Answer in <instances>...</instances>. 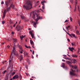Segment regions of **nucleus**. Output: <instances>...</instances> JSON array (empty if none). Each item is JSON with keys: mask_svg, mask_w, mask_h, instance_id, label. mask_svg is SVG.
<instances>
[{"mask_svg": "<svg viewBox=\"0 0 80 80\" xmlns=\"http://www.w3.org/2000/svg\"><path fill=\"white\" fill-rule=\"evenodd\" d=\"M32 18L35 19V15L36 16V17L37 18L35 19V21H36V22H33V25L34 27L36 28L37 27V26H36V24H37L38 23V21L39 19H42V17H41L40 16V14H37L35 11H33L32 12H31L30 13V15L31 16L32 15Z\"/></svg>", "mask_w": 80, "mask_h": 80, "instance_id": "1", "label": "nucleus"}, {"mask_svg": "<svg viewBox=\"0 0 80 80\" xmlns=\"http://www.w3.org/2000/svg\"><path fill=\"white\" fill-rule=\"evenodd\" d=\"M23 7L26 10H30L32 7V4L31 2L28 1L26 3L25 5H23Z\"/></svg>", "mask_w": 80, "mask_h": 80, "instance_id": "2", "label": "nucleus"}, {"mask_svg": "<svg viewBox=\"0 0 80 80\" xmlns=\"http://www.w3.org/2000/svg\"><path fill=\"white\" fill-rule=\"evenodd\" d=\"M16 53V50H15V47H13L12 52H11V54L10 55L9 58V62H11L13 60V58L14 57V56L15 55Z\"/></svg>", "mask_w": 80, "mask_h": 80, "instance_id": "3", "label": "nucleus"}, {"mask_svg": "<svg viewBox=\"0 0 80 80\" xmlns=\"http://www.w3.org/2000/svg\"><path fill=\"white\" fill-rule=\"evenodd\" d=\"M66 63L68 64L69 65L70 67H72V68H73V69H77V66L70 65V64H72V62L70 61H66Z\"/></svg>", "mask_w": 80, "mask_h": 80, "instance_id": "4", "label": "nucleus"}, {"mask_svg": "<svg viewBox=\"0 0 80 80\" xmlns=\"http://www.w3.org/2000/svg\"><path fill=\"white\" fill-rule=\"evenodd\" d=\"M16 28H17L16 30H17L18 32H21V30L23 29V27L21 26L17 25L16 27Z\"/></svg>", "mask_w": 80, "mask_h": 80, "instance_id": "5", "label": "nucleus"}, {"mask_svg": "<svg viewBox=\"0 0 80 80\" xmlns=\"http://www.w3.org/2000/svg\"><path fill=\"white\" fill-rule=\"evenodd\" d=\"M75 70H73L72 69H71L70 73V75L72 76H76V74H75Z\"/></svg>", "mask_w": 80, "mask_h": 80, "instance_id": "6", "label": "nucleus"}, {"mask_svg": "<svg viewBox=\"0 0 80 80\" xmlns=\"http://www.w3.org/2000/svg\"><path fill=\"white\" fill-rule=\"evenodd\" d=\"M22 19V20H24V21H25V22H27L28 21V19H27L26 17H25L24 16H20Z\"/></svg>", "mask_w": 80, "mask_h": 80, "instance_id": "7", "label": "nucleus"}, {"mask_svg": "<svg viewBox=\"0 0 80 80\" xmlns=\"http://www.w3.org/2000/svg\"><path fill=\"white\" fill-rule=\"evenodd\" d=\"M19 48L20 49L19 52L20 53H23V50L22 49V48L20 46H19Z\"/></svg>", "mask_w": 80, "mask_h": 80, "instance_id": "8", "label": "nucleus"}, {"mask_svg": "<svg viewBox=\"0 0 80 80\" xmlns=\"http://www.w3.org/2000/svg\"><path fill=\"white\" fill-rule=\"evenodd\" d=\"M62 66L63 68H65L66 70H67L68 69V68L66 66H65V64L64 63H62Z\"/></svg>", "mask_w": 80, "mask_h": 80, "instance_id": "9", "label": "nucleus"}, {"mask_svg": "<svg viewBox=\"0 0 80 80\" xmlns=\"http://www.w3.org/2000/svg\"><path fill=\"white\" fill-rule=\"evenodd\" d=\"M18 78V76L17 75H15L14 77L12 78L13 80H14V79H17Z\"/></svg>", "mask_w": 80, "mask_h": 80, "instance_id": "10", "label": "nucleus"}, {"mask_svg": "<svg viewBox=\"0 0 80 80\" xmlns=\"http://www.w3.org/2000/svg\"><path fill=\"white\" fill-rule=\"evenodd\" d=\"M29 33L30 34H31V36L32 38H34V36L33 35V34H32V31H29Z\"/></svg>", "mask_w": 80, "mask_h": 80, "instance_id": "11", "label": "nucleus"}, {"mask_svg": "<svg viewBox=\"0 0 80 80\" xmlns=\"http://www.w3.org/2000/svg\"><path fill=\"white\" fill-rule=\"evenodd\" d=\"M69 49L70 51H71V52H73V50H74V48H69Z\"/></svg>", "mask_w": 80, "mask_h": 80, "instance_id": "12", "label": "nucleus"}, {"mask_svg": "<svg viewBox=\"0 0 80 80\" xmlns=\"http://www.w3.org/2000/svg\"><path fill=\"white\" fill-rule=\"evenodd\" d=\"M5 14H6V10H4V11L3 13V17H5Z\"/></svg>", "mask_w": 80, "mask_h": 80, "instance_id": "13", "label": "nucleus"}, {"mask_svg": "<svg viewBox=\"0 0 80 80\" xmlns=\"http://www.w3.org/2000/svg\"><path fill=\"white\" fill-rule=\"evenodd\" d=\"M13 40L14 41V45H15V43H17V39L14 38H13Z\"/></svg>", "mask_w": 80, "mask_h": 80, "instance_id": "14", "label": "nucleus"}, {"mask_svg": "<svg viewBox=\"0 0 80 80\" xmlns=\"http://www.w3.org/2000/svg\"><path fill=\"white\" fill-rule=\"evenodd\" d=\"M5 4L6 5V7L7 8L8 7V2L6 1L5 2Z\"/></svg>", "mask_w": 80, "mask_h": 80, "instance_id": "15", "label": "nucleus"}, {"mask_svg": "<svg viewBox=\"0 0 80 80\" xmlns=\"http://www.w3.org/2000/svg\"><path fill=\"white\" fill-rule=\"evenodd\" d=\"M25 37V36L22 35L20 36V38H21V40H23V38Z\"/></svg>", "mask_w": 80, "mask_h": 80, "instance_id": "16", "label": "nucleus"}, {"mask_svg": "<svg viewBox=\"0 0 80 80\" xmlns=\"http://www.w3.org/2000/svg\"><path fill=\"white\" fill-rule=\"evenodd\" d=\"M20 61L21 62V61H22V60L23 58V56L22 55H20Z\"/></svg>", "mask_w": 80, "mask_h": 80, "instance_id": "17", "label": "nucleus"}, {"mask_svg": "<svg viewBox=\"0 0 80 80\" xmlns=\"http://www.w3.org/2000/svg\"><path fill=\"white\" fill-rule=\"evenodd\" d=\"M10 7L11 8V7H12V8H15V6L13 4H11V5H10Z\"/></svg>", "mask_w": 80, "mask_h": 80, "instance_id": "18", "label": "nucleus"}, {"mask_svg": "<svg viewBox=\"0 0 80 80\" xmlns=\"http://www.w3.org/2000/svg\"><path fill=\"white\" fill-rule=\"evenodd\" d=\"M5 80H8V75H6Z\"/></svg>", "mask_w": 80, "mask_h": 80, "instance_id": "19", "label": "nucleus"}, {"mask_svg": "<svg viewBox=\"0 0 80 80\" xmlns=\"http://www.w3.org/2000/svg\"><path fill=\"white\" fill-rule=\"evenodd\" d=\"M72 57H75L76 58H77V56L75 54H72Z\"/></svg>", "mask_w": 80, "mask_h": 80, "instance_id": "20", "label": "nucleus"}, {"mask_svg": "<svg viewBox=\"0 0 80 80\" xmlns=\"http://www.w3.org/2000/svg\"><path fill=\"white\" fill-rule=\"evenodd\" d=\"M30 43L31 45H33V41L32 40H30Z\"/></svg>", "mask_w": 80, "mask_h": 80, "instance_id": "21", "label": "nucleus"}, {"mask_svg": "<svg viewBox=\"0 0 80 80\" xmlns=\"http://www.w3.org/2000/svg\"><path fill=\"white\" fill-rule=\"evenodd\" d=\"M10 8H11L10 7H9L7 8L6 10V12H8V11L10 10Z\"/></svg>", "mask_w": 80, "mask_h": 80, "instance_id": "22", "label": "nucleus"}, {"mask_svg": "<svg viewBox=\"0 0 80 80\" xmlns=\"http://www.w3.org/2000/svg\"><path fill=\"white\" fill-rule=\"evenodd\" d=\"M6 72H7V71L6 70H5L4 71H3L2 72V73L3 74V75H5V73H6Z\"/></svg>", "mask_w": 80, "mask_h": 80, "instance_id": "23", "label": "nucleus"}, {"mask_svg": "<svg viewBox=\"0 0 80 80\" xmlns=\"http://www.w3.org/2000/svg\"><path fill=\"white\" fill-rule=\"evenodd\" d=\"M71 45L72 46H75V42H71Z\"/></svg>", "mask_w": 80, "mask_h": 80, "instance_id": "24", "label": "nucleus"}, {"mask_svg": "<svg viewBox=\"0 0 80 80\" xmlns=\"http://www.w3.org/2000/svg\"><path fill=\"white\" fill-rule=\"evenodd\" d=\"M41 3H47V2L45 1V0H43L42 1H41Z\"/></svg>", "mask_w": 80, "mask_h": 80, "instance_id": "25", "label": "nucleus"}, {"mask_svg": "<svg viewBox=\"0 0 80 80\" xmlns=\"http://www.w3.org/2000/svg\"><path fill=\"white\" fill-rule=\"evenodd\" d=\"M71 35L73 36V37H74V38H76V37L75 36V34L72 33Z\"/></svg>", "mask_w": 80, "mask_h": 80, "instance_id": "26", "label": "nucleus"}, {"mask_svg": "<svg viewBox=\"0 0 80 80\" xmlns=\"http://www.w3.org/2000/svg\"><path fill=\"white\" fill-rule=\"evenodd\" d=\"M20 80H22V76L21 75L19 76V77Z\"/></svg>", "mask_w": 80, "mask_h": 80, "instance_id": "27", "label": "nucleus"}, {"mask_svg": "<svg viewBox=\"0 0 80 80\" xmlns=\"http://www.w3.org/2000/svg\"><path fill=\"white\" fill-rule=\"evenodd\" d=\"M76 33L78 35H79V32L78 31H76Z\"/></svg>", "mask_w": 80, "mask_h": 80, "instance_id": "28", "label": "nucleus"}, {"mask_svg": "<svg viewBox=\"0 0 80 80\" xmlns=\"http://www.w3.org/2000/svg\"><path fill=\"white\" fill-rule=\"evenodd\" d=\"M78 24L79 25V26H80V20H78Z\"/></svg>", "mask_w": 80, "mask_h": 80, "instance_id": "29", "label": "nucleus"}, {"mask_svg": "<svg viewBox=\"0 0 80 80\" xmlns=\"http://www.w3.org/2000/svg\"><path fill=\"white\" fill-rule=\"evenodd\" d=\"M5 21H2V24H5Z\"/></svg>", "mask_w": 80, "mask_h": 80, "instance_id": "30", "label": "nucleus"}, {"mask_svg": "<svg viewBox=\"0 0 80 80\" xmlns=\"http://www.w3.org/2000/svg\"><path fill=\"white\" fill-rule=\"evenodd\" d=\"M70 26H68L67 27H66V29L67 30H68V28H70Z\"/></svg>", "mask_w": 80, "mask_h": 80, "instance_id": "31", "label": "nucleus"}, {"mask_svg": "<svg viewBox=\"0 0 80 80\" xmlns=\"http://www.w3.org/2000/svg\"><path fill=\"white\" fill-rule=\"evenodd\" d=\"M15 73V72H13L12 73V75H13Z\"/></svg>", "mask_w": 80, "mask_h": 80, "instance_id": "32", "label": "nucleus"}, {"mask_svg": "<svg viewBox=\"0 0 80 80\" xmlns=\"http://www.w3.org/2000/svg\"><path fill=\"white\" fill-rule=\"evenodd\" d=\"M68 22V20H66L64 22V23H65L66 22Z\"/></svg>", "mask_w": 80, "mask_h": 80, "instance_id": "33", "label": "nucleus"}, {"mask_svg": "<svg viewBox=\"0 0 80 80\" xmlns=\"http://www.w3.org/2000/svg\"><path fill=\"white\" fill-rule=\"evenodd\" d=\"M10 24L13 23V22H12V21H10Z\"/></svg>", "mask_w": 80, "mask_h": 80, "instance_id": "34", "label": "nucleus"}, {"mask_svg": "<svg viewBox=\"0 0 80 80\" xmlns=\"http://www.w3.org/2000/svg\"><path fill=\"white\" fill-rule=\"evenodd\" d=\"M65 59H66V60H68V57H65Z\"/></svg>", "mask_w": 80, "mask_h": 80, "instance_id": "35", "label": "nucleus"}, {"mask_svg": "<svg viewBox=\"0 0 80 80\" xmlns=\"http://www.w3.org/2000/svg\"><path fill=\"white\" fill-rule=\"evenodd\" d=\"M70 21H71V22H72V18H71V17H70Z\"/></svg>", "mask_w": 80, "mask_h": 80, "instance_id": "36", "label": "nucleus"}, {"mask_svg": "<svg viewBox=\"0 0 80 80\" xmlns=\"http://www.w3.org/2000/svg\"><path fill=\"white\" fill-rule=\"evenodd\" d=\"M73 0H70V2H71V3H73Z\"/></svg>", "mask_w": 80, "mask_h": 80, "instance_id": "37", "label": "nucleus"}, {"mask_svg": "<svg viewBox=\"0 0 80 80\" xmlns=\"http://www.w3.org/2000/svg\"><path fill=\"white\" fill-rule=\"evenodd\" d=\"M42 8L43 9H45V6H42Z\"/></svg>", "mask_w": 80, "mask_h": 80, "instance_id": "38", "label": "nucleus"}, {"mask_svg": "<svg viewBox=\"0 0 80 80\" xmlns=\"http://www.w3.org/2000/svg\"><path fill=\"white\" fill-rule=\"evenodd\" d=\"M25 47L26 48H28V47L27 45H25Z\"/></svg>", "mask_w": 80, "mask_h": 80, "instance_id": "39", "label": "nucleus"}, {"mask_svg": "<svg viewBox=\"0 0 80 80\" xmlns=\"http://www.w3.org/2000/svg\"><path fill=\"white\" fill-rule=\"evenodd\" d=\"M69 35L71 37V38H72V34H69Z\"/></svg>", "mask_w": 80, "mask_h": 80, "instance_id": "40", "label": "nucleus"}, {"mask_svg": "<svg viewBox=\"0 0 80 80\" xmlns=\"http://www.w3.org/2000/svg\"><path fill=\"white\" fill-rule=\"evenodd\" d=\"M80 50V48H78V53H79V51Z\"/></svg>", "mask_w": 80, "mask_h": 80, "instance_id": "41", "label": "nucleus"}, {"mask_svg": "<svg viewBox=\"0 0 80 80\" xmlns=\"http://www.w3.org/2000/svg\"><path fill=\"white\" fill-rule=\"evenodd\" d=\"M7 47H8V48H10V46L9 45H8L7 46Z\"/></svg>", "mask_w": 80, "mask_h": 80, "instance_id": "42", "label": "nucleus"}, {"mask_svg": "<svg viewBox=\"0 0 80 80\" xmlns=\"http://www.w3.org/2000/svg\"><path fill=\"white\" fill-rule=\"evenodd\" d=\"M1 4H4V2L3 1H2L1 2Z\"/></svg>", "mask_w": 80, "mask_h": 80, "instance_id": "43", "label": "nucleus"}, {"mask_svg": "<svg viewBox=\"0 0 80 80\" xmlns=\"http://www.w3.org/2000/svg\"><path fill=\"white\" fill-rule=\"evenodd\" d=\"M40 10L42 11V12H43V11L42 9H40Z\"/></svg>", "mask_w": 80, "mask_h": 80, "instance_id": "44", "label": "nucleus"}, {"mask_svg": "<svg viewBox=\"0 0 80 80\" xmlns=\"http://www.w3.org/2000/svg\"><path fill=\"white\" fill-rule=\"evenodd\" d=\"M67 40H68V42H70V39H69L68 38Z\"/></svg>", "mask_w": 80, "mask_h": 80, "instance_id": "45", "label": "nucleus"}, {"mask_svg": "<svg viewBox=\"0 0 80 80\" xmlns=\"http://www.w3.org/2000/svg\"><path fill=\"white\" fill-rule=\"evenodd\" d=\"M32 54L34 55V51H32Z\"/></svg>", "mask_w": 80, "mask_h": 80, "instance_id": "46", "label": "nucleus"}, {"mask_svg": "<svg viewBox=\"0 0 80 80\" xmlns=\"http://www.w3.org/2000/svg\"><path fill=\"white\" fill-rule=\"evenodd\" d=\"M42 5H43V6H45V4H44V3H42Z\"/></svg>", "mask_w": 80, "mask_h": 80, "instance_id": "47", "label": "nucleus"}, {"mask_svg": "<svg viewBox=\"0 0 80 80\" xmlns=\"http://www.w3.org/2000/svg\"><path fill=\"white\" fill-rule=\"evenodd\" d=\"M68 60H71V58H68Z\"/></svg>", "mask_w": 80, "mask_h": 80, "instance_id": "48", "label": "nucleus"}, {"mask_svg": "<svg viewBox=\"0 0 80 80\" xmlns=\"http://www.w3.org/2000/svg\"><path fill=\"white\" fill-rule=\"evenodd\" d=\"M67 55L68 56V57H70V55H69V54H67Z\"/></svg>", "mask_w": 80, "mask_h": 80, "instance_id": "49", "label": "nucleus"}, {"mask_svg": "<svg viewBox=\"0 0 80 80\" xmlns=\"http://www.w3.org/2000/svg\"><path fill=\"white\" fill-rule=\"evenodd\" d=\"M62 62H65V60H64V59H62Z\"/></svg>", "mask_w": 80, "mask_h": 80, "instance_id": "50", "label": "nucleus"}, {"mask_svg": "<svg viewBox=\"0 0 80 80\" xmlns=\"http://www.w3.org/2000/svg\"><path fill=\"white\" fill-rule=\"evenodd\" d=\"M78 11H79V6H78Z\"/></svg>", "mask_w": 80, "mask_h": 80, "instance_id": "51", "label": "nucleus"}, {"mask_svg": "<svg viewBox=\"0 0 80 80\" xmlns=\"http://www.w3.org/2000/svg\"><path fill=\"white\" fill-rule=\"evenodd\" d=\"M10 27L11 29H12V26H11Z\"/></svg>", "mask_w": 80, "mask_h": 80, "instance_id": "52", "label": "nucleus"}, {"mask_svg": "<svg viewBox=\"0 0 80 80\" xmlns=\"http://www.w3.org/2000/svg\"><path fill=\"white\" fill-rule=\"evenodd\" d=\"M12 34H14V32H12Z\"/></svg>", "mask_w": 80, "mask_h": 80, "instance_id": "53", "label": "nucleus"}, {"mask_svg": "<svg viewBox=\"0 0 80 80\" xmlns=\"http://www.w3.org/2000/svg\"><path fill=\"white\" fill-rule=\"evenodd\" d=\"M13 27H15V24H14L13 26Z\"/></svg>", "mask_w": 80, "mask_h": 80, "instance_id": "54", "label": "nucleus"}, {"mask_svg": "<svg viewBox=\"0 0 80 80\" xmlns=\"http://www.w3.org/2000/svg\"><path fill=\"white\" fill-rule=\"evenodd\" d=\"M63 56H64V57H67V55H64Z\"/></svg>", "mask_w": 80, "mask_h": 80, "instance_id": "55", "label": "nucleus"}, {"mask_svg": "<svg viewBox=\"0 0 80 80\" xmlns=\"http://www.w3.org/2000/svg\"><path fill=\"white\" fill-rule=\"evenodd\" d=\"M26 67L27 69H28V67H27V66H26Z\"/></svg>", "mask_w": 80, "mask_h": 80, "instance_id": "56", "label": "nucleus"}, {"mask_svg": "<svg viewBox=\"0 0 80 80\" xmlns=\"http://www.w3.org/2000/svg\"><path fill=\"white\" fill-rule=\"evenodd\" d=\"M28 30H31V28H29L28 29Z\"/></svg>", "mask_w": 80, "mask_h": 80, "instance_id": "57", "label": "nucleus"}, {"mask_svg": "<svg viewBox=\"0 0 80 80\" xmlns=\"http://www.w3.org/2000/svg\"><path fill=\"white\" fill-rule=\"evenodd\" d=\"M76 9V6L75 7V10H74V12H75V10Z\"/></svg>", "mask_w": 80, "mask_h": 80, "instance_id": "58", "label": "nucleus"}, {"mask_svg": "<svg viewBox=\"0 0 80 80\" xmlns=\"http://www.w3.org/2000/svg\"><path fill=\"white\" fill-rule=\"evenodd\" d=\"M5 43V42H3L2 43V45H4Z\"/></svg>", "mask_w": 80, "mask_h": 80, "instance_id": "59", "label": "nucleus"}, {"mask_svg": "<svg viewBox=\"0 0 80 80\" xmlns=\"http://www.w3.org/2000/svg\"><path fill=\"white\" fill-rule=\"evenodd\" d=\"M32 59H33V55H32Z\"/></svg>", "mask_w": 80, "mask_h": 80, "instance_id": "60", "label": "nucleus"}, {"mask_svg": "<svg viewBox=\"0 0 80 80\" xmlns=\"http://www.w3.org/2000/svg\"><path fill=\"white\" fill-rule=\"evenodd\" d=\"M63 30H64V31H65V32H66V30H65V29L63 28Z\"/></svg>", "mask_w": 80, "mask_h": 80, "instance_id": "61", "label": "nucleus"}, {"mask_svg": "<svg viewBox=\"0 0 80 80\" xmlns=\"http://www.w3.org/2000/svg\"><path fill=\"white\" fill-rule=\"evenodd\" d=\"M38 2H39V1H38L37 2V3H38Z\"/></svg>", "mask_w": 80, "mask_h": 80, "instance_id": "62", "label": "nucleus"}, {"mask_svg": "<svg viewBox=\"0 0 80 80\" xmlns=\"http://www.w3.org/2000/svg\"><path fill=\"white\" fill-rule=\"evenodd\" d=\"M67 34H68V35H69V34H69V33H68V32H67Z\"/></svg>", "mask_w": 80, "mask_h": 80, "instance_id": "63", "label": "nucleus"}, {"mask_svg": "<svg viewBox=\"0 0 80 80\" xmlns=\"http://www.w3.org/2000/svg\"><path fill=\"white\" fill-rule=\"evenodd\" d=\"M12 78L11 79H10V80H12Z\"/></svg>", "mask_w": 80, "mask_h": 80, "instance_id": "64", "label": "nucleus"}]
</instances>
